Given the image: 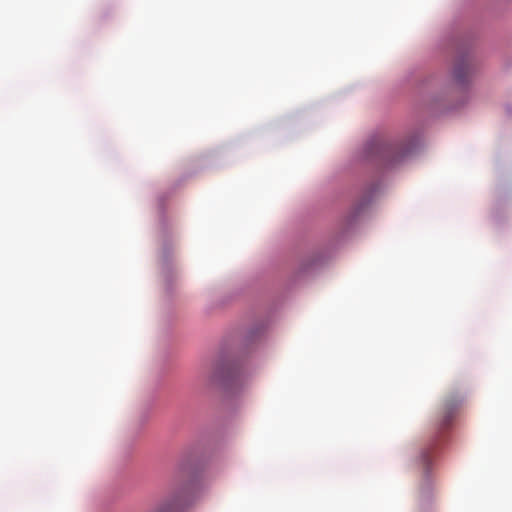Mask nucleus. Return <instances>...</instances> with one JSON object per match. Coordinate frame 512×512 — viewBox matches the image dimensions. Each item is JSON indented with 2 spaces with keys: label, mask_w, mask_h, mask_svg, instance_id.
Masks as SVG:
<instances>
[{
  "label": "nucleus",
  "mask_w": 512,
  "mask_h": 512,
  "mask_svg": "<svg viewBox=\"0 0 512 512\" xmlns=\"http://www.w3.org/2000/svg\"><path fill=\"white\" fill-rule=\"evenodd\" d=\"M372 153L379 154L381 157L387 158L393 163L399 161L400 158L408 154L411 149L408 147H392L382 142H376L371 146Z\"/></svg>",
  "instance_id": "1"
},
{
  "label": "nucleus",
  "mask_w": 512,
  "mask_h": 512,
  "mask_svg": "<svg viewBox=\"0 0 512 512\" xmlns=\"http://www.w3.org/2000/svg\"><path fill=\"white\" fill-rule=\"evenodd\" d=\"M459 402L460 401L458 399L452 398H447L444 400L437 422L439 432L444 431L451 425Z\"/></svg>",
  "instance_id": "2"
},
{
  "label": "nucleus",
  "mask_w": 512,
  "mask_h": 512,
  "mask_svg": "<svg viewBox=\"0 0 512 512\" xmlns=\"http://www.w3.org/2000/svg\"><path fill=\"white\" fill-rule=\"evenodd\" d=\"M432 458V451L430 448L421 453L420 461L425 471L428 470L429 465L432 463Z\"/></svg>",
  "instance_id": "3"
},
{
  "label": "nucleus",
  "mask_w": 512,
  "mask_h": 512,
  "mask_svg": "<svg viewBox=\"0 0 512 512\" xmlns=\"http://www.w3.org/2000/svg\"><path fill=\"white\" fill-rule=\"evenodd\" d=\"M468 66H457V69L455 70V75L457 78H460L466 71V68Z\"/></svg>",
  "instance_id": "4"
},
{
  "label": "nucleus",
  "mask_w": 512,
  "mask_h": 512,
  "mask_svg": "<svg viewBox=\"0 0 512 512\" xmlns=\"http://www.w3.org/2000/svg\"><path fill=\"white\" fill-rule=\"evenodd\" d=\"M456 54L464 60L465 55L467 54V49L463 47H458L456 50Z\"/></svg>",
  "instance_id": "5"
}]
</instances>
